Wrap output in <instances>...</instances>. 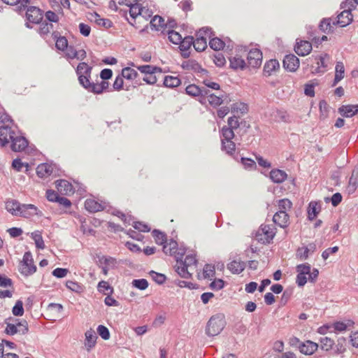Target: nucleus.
Wrapping results in <instances>:
<instances>
[{
	"instance_id": "nucleus-25",
	"label": "nucleus",
	"mask_w": 358,
	"mask_h": 358,
	"mask_svg": "<svg viewBox=\"0 0 358 358\" xmlns=\"http://www.w3.org/2000/svg\"><path fill=\"white\" fill-rule=\"evenodd\" d=\"M287 177L286 172L278 169H272L270 172V178L275 183H282Z\"/></svg>"
},
{
	"instance_id": "nucleus-64",
	"label": "nucleus",
	"mask_w": 358,
	"mask_h": 358,
	"mask_svg": "<svg viewBox=\"0 0 358 358\" xmlns=\"http://www.w3.org/2000/svg\"><path fill=\"white\" fill-rule=\"evenodd\" d=\"M310 265L308 264H301L296 266V271L301 275H307L310 273Z\"/></svg>"
},
{
	"instance_id": "nucleus-54",
	"label": "nucleus",
	"mask_w": 358,
	"mask_h": 358,
	"mask_svg": "<svg viewBox=\"0 0 358 358\" xmlns=\"http://www.w3.org/2000/svg\"><path fill=\"white\" fill-rule=\"evenodd\" d=\"M241 162L243 164L244 169L248 170H255L257 168L255 162L251 158L241 157Z\"/></svg>"
},
{
	"instance_id": "nucleus-7",
	"label": "nucleus",
	"mask_w": 358,
	"mask_h": 358,
	"mask_svg": "<svg viewBox=\"0 0 358 358\" xmlns=\"http://www.w3.org/2000/svg\"><path fill=\"white\" fill-rule=\"evenodd\" d=\"M27 21L33 24H39L43 20V11L36 6H29L26 10Z\"/></svg>"
},
{
	"instance_id": "nucleus-17",
	"label": "nucleus",
	"mask_w": 358,
	"mask_h": 358,
	"mask_svg": "<svg viewBox=\"0 0 358 358\" xmlns=\"http://www.w3.org/2000/svg\"><path fill=\"white\" fill-rule=\"evenodd\" d=\"M289 219V215L285 211H278L273 217V222L281 228H285L288 226Z\"/></svg>"
},
{
	"instance_id": "nucleus-56",
	"label": "nucleus",
	"mask_w": 358,
	"mask_h": 358,
	"mask_svg": "<svg viewBox=\"0 0 358 358\" xmlns=\"http://www.w3.org/2000/svg\"><path fill=\"white\" fill-rule=\"evenodd\" d=\"M292 203L288 199H282L278 201V211H285L287 213V210L292 208Z\"/></svg>"
},
{
	"instance_id": "nucleus-29",
	"label": "nucleus",
	"mask_w": 358,
	"mask_h": 358,
	"mask_svg": "<svg viewBox=\"0 0 358 358\" xmlns=\"http://www.w3.org/2000/svg\"><path fill=\"white\" fill-rule=\"evenodd\" d=\"M150 25L152 30L159 31L162 29L164 30L167 27L166 23L164 22V20L159 15H155L150 20Z\"/></svg>"
},
{
	"instance_id": "nucleus-41",
	"label": "nucleus",
	"mask_w": 358,
	"mask_h": 358,
	"mask_svg": "<svg viewBox=\"0 0 358 358\" xmlns=\"http://www.w3.org/2000/svg\"><path fill=\"white\" fill-rule=\"evenodd\" d=\"M209 45L210 48L214 50H222L225 46V43L217 37H214L210 39Z\"/></svg>"
},
{
	"instance_id": "nucleus-27",
	"label": "nucleus",
	"mask_w": 358,
	"mask_h": 358,
	"mask_svg": "<svg viewBox=\"0 0 358 358\" xmlns=\"http://www.w3.org/2000/svg\"><path fill=\"white\" fill-rule=\"evenodd\" d=\"M15 319L12 317H9L5 320V324H6V327L4 330V332L9 336H13L18 333V329L17 325V322H15Z\"/></svg>"
},
{
	"instance_id": "nucleus-11",
	"label": "nucleus",
	"mask_w": 358,
	"mask_h": 358,
	"mask_svg": "<svg viewBox=\"0 0 358 358\" xmlns=\"http://www.w3.org/2000/svg\"><path fill=\"white\" fill-rule=\"evenodd\" d=\"M18 215L26 218L34 215L41 217L43 213L34 204H22Z\"/></svg>"
},
{
	"instance_id": "nucleus-45",
	"label": "nucleus",
	"mask_w": 358,
	"mask_h": 358,
	"mask_svg": "<svg viewBox=\"0 0 358 358\" xmlns=\"http://www.w3.org/2000/svg\"><path fill=\"white\" fill-rule=\"evenodd\" d=\"M320 348L322 350L329 351L333 348L335 344L334 341L329 337L321 338L320 340Z\"/></svg>"
},
{
	"instance_id": "nucleus-51",
	"label": "nucleus",
	"mask_w": 358,
	"mask_h": 358,
	"mask_svg": "<svg viewBox=\"0 0 358 358\" xmlns=\"http://www.w3.org/2000/svg\"><path fill=\"white\" fill-rule=\"evenodd\" d=\"M15 322H17V325H18V333H20L22 335H25L29 332V326L27 320H20L19 319H15Z\"/></svg>"
},
{
	"instance_id": "nucleus-12",
	"label": "nucleus",
	"mask_w": 358,
	"mask_h": 358,
	"mask_svg": "<svg viewBox=\"0 0 358 358\" xmlns=\"http://www.w3.org/2000/svg\"><path fill=\"white\" fill-rule=\"evenodd\" d=\"M312 50V43L308 41L296 39L294 51L299 56H306Z\"/></svg>"
},
{
	"instance_id": "nucleus-31",
	"label": "nucleus",
	"mask_w": 358,
	"mask_h": 358,
	"mask_svg": "<svg viewBox=\"0 0 358 358\" xmlns=\"http://www.w3.org/2000/svg\"><path fill=\"white\" fill-rule=\"evenodd\" d=\"M320 204L317 201H311L308 207V217L310 220H313L320 211Z\"/></svg>"
},
{
	"instance_id": "nucleus-60",
	"label": "nucleus",
	"mask_w": 358,
	"mask_h": 358,
	"mask_svg": "<svg viewBox=\"0 0 358 358\" xmlns=\"http://www.w3.org/2000/svg\"><path fill=\"white\" fill-rule=\"evenodd\" d=\"M132 226L135 229L141 232H149L150 231V227L142 222H134Z\"/></svg>"
},
{
	"instance_id": "nucleus-48",
	"label": "nucleus",
	"mask_w": 358,
	"mask_h": 358,
	"mask_svg": "<svg viewBox=\"0 0 358 358\" xmlns=\"http://www.w3.org/2000/svg\"><path fill=\"white\" fill-rule=\"evenodd\" d=\"M8 124L10 127L14 124L13 119L4 110H0V126Z\"/></svg>"
},
{
	"instance_id": "nucleus-34",
	"label": "nucleus",
	"mask_w": 358,
	"mask_h": 358,
	"mask_svg": "<svg viewBox=\"0 0 358 358\" xmlns=\"http://www.w3.org/2000/svg\"><path fill=\"white\" fill-rule=\"evenodd\" d=\"M152 236L155 239V243L157 245H163L167 241V236L165 233L159 231V229H154L152 232Z\"/></svg>"
},
{
	"instance_id": "nucleus-13",
	"label": "nucleus",
	"mask_w": 358,
	"mask_h": 358,
	"mask_svg": "<svg viewBox=\"0 0 358 358\" xmlns=\"http://www.w3.org/2000/svg\"><path fill=\"white\" fill-rule=\"evenodd\" d=\"M55 183L57 191L62 195H70L75 192L72 184L66 180H57Z\"/></svg>"
},
{
	"instance_id": "nucleus-46",
	"label": "nucleus",
	"mask_w": 358,
	"mask_h": 358,
	"mask_svg": "<svg viewBox=\"0 0 358 358\" xmlns=\"http://www.w3.org/2000/svg\"><path fill=\"white\" fill-rule=\"evenodd\" d=\"M260 230L266 236V241L268 243L273 239L275 235V232L270 225H262Z\"/></svg>"
},
{
	"instance_id": "nucleus-37",
	"label": "nucleus",
	"mask_w": 358,
	"mask_h": 358,
	"mask_svg": "<svg viewBox=\"0 0 358 358\" xmlns=\"http://www.w3.org/2000/svg\"><path fill=\"white\" fill-rule=\"evenodd\" d=\"M180 80L176 76H166L164 78V85L167 87L173 88L180 85Z\"/></svg>"
},
{
	"instance_id": "nucleus-49",
	"label": "nucleus",
	"mask_w": 358,
	"mask_h": 358,
	"mask_svg": "<svg viewBox=\"0 0 358 358\" xmlns=\"http://www.w3.org/2000/svg\"><path fill=\"white\" fill-rule=\"evenodd\" d=\"M185 92L189 96L196 97L199 96V94H201V89L199 86L194 84H191L187 86V87L185 88Z\"/></svg>"
},
{
	"instance_id": "nucleus-20",
	"label": "nucleus",
	"mask_w": 358,
	"mask_h": 358,
	"mask_svg": "<svg viewBox=\"0 0 358 358\" xmlns=\"http://www.w3.org/2000/svg\"><path fill=\"white\" fill-rule=\"evenodd\" d=\"M358 188V165L355 166L352 170V175L349 180L348 186V192L349 194H352Z\"/></svg>"
},
{
	"instance_id": "nucleus-14",
	"label": "nucleus",
	"mask_w": 358,
	"mask_h": 358,
	"mask_svg": "<svg viewBox=\"0 0 358 358\" xmlns=\"http://www.w3.org/2000/svg\"><path fill=\"white\" fill-rule=\"evenodd\" d=\"M194 43V37L192 36H185L178 44L179 49L181 51V56L186 59L190 56L189 48Z\"/></svg>"
},
{
	"instance_id": "nucleus-55",
	"label": "nucleus",
	"mask_w": 358,
	"mask_h": 358,
	"mask_svg": "<svg viewBox=\"0 0 358 358\" xmlns=\"http://www.w3.org/2000/svg\"><path fill=\"white\" fill-rule=\"evenodd\" d=\"M133 287L140 289L145 290L148 287V282L146 279L141 278V279H134L131 282Z\"/></svg>"
},
{
	"instance_id": "nucleus-18",
	"label": "nucleus",
	"mask_w": 358,
	"mask_h": 358,
	"mask_svg": "<svg viewBox=\"0 0 358 358\" xmlns=\"http://www.w3.org/2000/svg\"><path fill=\"white\" fill-rule=\"evenodd\" d=\"M318 347L317 343L311 341H306L301 343L299 350L303 355H311L317 350Z\"/></svg>"
},
{
	"instance_id": "nucleus-1",
	"label": "nucleus",
	"mask_w": 358,
	"mask_h": 358,
	"mask_svg": "<svg viewBox=\"0 0 358 358\" xmlns=\"http://www.w3.org/2000/svg\"><path fill=\"white\" fill-rule=\"evenodd\" d=\"M10 141L11 142L10 148L13 152L24 151L29 145L28 140L17 127L13 129L8 124L0 126V147L6 146Z\"/></svg>"
},
{
	"instance_id": "nucleus-44",
	"label": "nucleus",
	"mask_w": 358,
	"mask_h": 358,
	"mask_svg": "<svg viewBox=\"0 0 358 358\" xmlns=\"http://www.w3.org/2000/svg\"><path fill=\"white\" fill-rule=\"evenodd\" d=\"M231 113L240 112L241 114H245L248 111V106L246 103L243 102L235 103L231 105Z\"/></svg>"
},
{
	"instance_id": "nucleus-30",
	"label": "nucleus",
	"mask_w": 358,
	"mask_h": 358,
	"mask_svg": "<svg viewBox=\"0 0 358 358\" xmlns=\"http://www.w3.org/2000/svg\"><path fill=\"white\" fill-rule=\"evenodd\" d=\"M97 339V336L94 330L90 329L85 332V345L87 347L88 351L92 348L95 344Z\"/></svg>"
},
{
	"instance_id": "nucleus-6",
	"label": "nucleus",
	"mask_w": 358,
	"mask_h": 358,
	"mask_svg": "<svg viewBox=\"0 0 358 358\" xmlns=\"http://www.w3.org/2000/svg\"><path fill=\"white\" fill-rule=\"evenodd\" d=\"M248 64L252 68H259L262 62V52L258 48L251 49L247 57Z\"/></svg>"
},
{
	"instance_id": "nucleus-33",
	"label": "nucleus",
	"mask_w": 358,
	"mask_h": 358,
	"mask_svg": "<svg viewBox=\"0 0 358 358\" xmlns=\"http://www.w3.org/2000/svg\"><path fill=\"white\" fill-rule=\"evenodd\" d=\"M128 7L129 8V15L131 17V21H132L135 24L136 20H139L141 12H142V6L139 3H138L137 4H134Z\"/></svg>"
},
{
	"instance_id": "nucleus-32",
	"label": "nucleus",
	"mask_w": 358,
	"mask_h": 358,
	"mask_svg": "<svg viewBox=\"0 0 358 358\" xmlns=\"http://www.w3.org/2000/svg\"><path fill=\"white\" fill-rule=\"evenodd\" d=\"M229 62H230V64H229L230 68H231L232 69H234V70H238V69L243 70L246 67V63L244 61V59H243L242 58L238 57H230Z\"/></svg>"
},
{
	"instance_id": "nucleus-63",
	"label": "nucleus",
	"mask_w": 358,
	"mask_h": 358,
	"mask_svg": "<svg viewBox=\"0 0 358 358\" xmlns=\"http://www.w3.org/2000/svg\"><path fill=\"white\" fill-rule=\"evenodd\" d=\"M66 286L68 289L75 292H80L82 290L81 285L75 281L68 280L66 282Z\"/></svg>"
},
{
	"instance_id": "nucleus-35",
	"label": "nucleus",
	"mask_w": 358,
	"mask_h": 358,
	"mask_svg": "<svg viewBox=\"0 0 358 358\" xmlns=\"http://www.w3.org/2000/svg\"><path fill=\"white\" fill-rule=\"evenodd\" d=\"M178 243L173 239H171L169 243H166L165 245H164L162 250L165 254L173 255L178 250Z\"/></svg>"
},
{
	"instance_id": "nucleus-39",
	"label": "nucleus",
	"mask_w": 358,
	"mask_h": 358,
	"mask_svg": "<svg viewBox=\"0 0 358 358\" xmlns=\"http://www.w3.org/2000/svg\"><path fill=\"white\" fill-rule=\"evenodd\" d=\"M333 22L331 18H324L319 24V29L324 33L329 34L333 32Z\"/></svg>"
},
{
	"instance_id": "nucleus-58",
	"label": "nucleus",
	"mask_w": 358,
	"mask_h": 358,
	"mask_svg": "<svg viewBox=\"0 0 358 358\" xmlns=\"http://www.w3.org/2000/svg\"><path fill=\"white\" fill-rule=\"evenodd\" d=\"M325 58L329 59V55L327 53H325L324 55H318L316 57V59H318L317 64L318 67L316 69L317 73L324 72V71H320V66L325 69L327 68V65L326 64L324 59Z\"/></svg>"
},
{
	"instance_id": "nucleus-38",
	"label": "nucleus",
	"mask_w": 358,
	"mask_h": 358,
	"mask_svg": "<svg viewBox=\"0 0 358 358\" xmlns=\"http://www.w3.org/2000/svg\"><path fill=\"white\" fill-rule=\"evenodd\" d=\"M31 237L34 241L36 247L38 249L43 250L45 248V243L43 239L42 234L40 231H35L32 232Z\"/></svg>"
},
{
	"instance_id": "nucleus-9",
	"label": "nucleus",
	"mask_w": 358,
	"mask_h": 358,
	"mask_svg": "<svg viewBox=\"0 0 358 358\" xmlns=\"http://www.w3.org/2000/svg\"><path fill=\"white\" fill-rule=\"evenodd\" d=\"M351 11L352 8L350 7L342 11L338 15L337 20L333 22V25H339L341 27H345L351 24L353 20Z\"/></svg>"
},
{
	"instance_id": "nucleus-50",
	"label": "nucleus",
	"mask_w": 358,
	"mask_h": 358,
	"mask_svg": "<svg viewBox=\"0 0 358 358\" xmlns=\"http://www.w3.org/2000/svg\"><path fill=\"white\" fill-rule=\"evenodd\" d=\"M149 274L152 277V280L158 285L164 284L166 280V276L163 273L150 271Z\"/></svg>"
},
{
	"instance_id": "nucleus-21",
	"label": "nucleus",
	"mask_w": 358,
	"mask_h": 358,
	"mask_svg": "<svg viewBox=\"0 0 358 358\" xmlns=\"http://www.w3.org/2000/svg\"><path fill=\"white\" fill-rule=\"evenodd\" d=\"M339 113L345 117H351L358 113V104L343 105L338 108Z\"/></svg>"
},
{
	"instance_id": "nucleus-59",
	"label": "nucleus",
	"mask_w": 358,
	"mask_h": 358,
	"mask_svg": "<svg viewBox=\"0 0 358 358\" xmlns=\"http://www.w3.org/2000/svg\"><path fill=\"white\" fill-rule=\"evenodd\" d=\"M345 342L346 339L344 337H341L337 340L335 347V352L336 354H342L345 351Z\"/></svg>"
},
{
	"instance_id": "nucleus-5",
	"label": "nucleus",
	"mask_w": 358,
	"mask_h": 358,
	"mask_svg": "<svg viewBox=\"0 0 358 358\" xmlns=\"http://www.w3.org/2000/svg\"><path fill=\"white\" fill-rule=\"evenodd\" d=\"M206 36H208L210 38L212 36H214L211 28L203 27L196 32V40L194 39V43H192V45L197 52H202L207 48Z\"/></svg>"
},
{
	"instance_id": "nucleus-3",
	"label": "nucleus",
	"mask_w": 358,
	"mask_h": 358,
	"mask_svg": "<svg viewBox=\"0 0 358 358\" xmlns=\"http://www.w3.org/2000/svg\"><path fill=\"white\" fill-rule=\"evenodd\" d=\"M225 325L226 322L223 315H213L207 322L206 334L208 336H215L221 333Z\"/></svg>"
},
{
	"instance_id": "nucleus-2",
	"label": "nucleus",
	"mask_w": 358,
	"mask_h": 358,
	"mask_svg": "<svg viewBox=\"0 0 358 358\" xmlns=\"http://www.w3.org/2000/svg\"><path fill=\"white\" fill-rule=\"evenodd\" d=\"M92 67L85 62L78 64L76 72L78 78L79 83L89 92L100 94L108 88L109 83L103 80L100 84L90 82Z\"/></svg>"
},
{
	"instance_id": "nucleus-52",
	"label": "nucleus",
	"mask_w": 358,
	"mask_h": 358,
	"mask_svg": "<svg viewBox=\"0 0 358 358\" xmlns=\"http://www.w3.org/2000/svg\"><path fill=\"white\" fill-rule=\"evenodd\" d=\"M167 34L169 35L168 38L170 42L173 44L178 45L182 40L181 35L174 30H169Z\"/></svg>"
},
{
	"instance_id": "nucleus-62",
	"label": "nucleus",
	"mask_w": 358,
	"mask_h": 358,
	"mask_svg": "<svg viewBox=\"0 0 358 358\" xmlns=\"http://www.w3.org/2000/svg\"><path fill=\"white\" fill-rule=\"evenodd\" d=\"M227 124H228V126H227V127L231 128L232 130L236 129L240 126V123L238 121V117H236V115L229 117L228 118Z\"/></svg>"
},
{
	"instance_id": "nucleus-8",
	"label": "nucleus",
	"mask_w": 358,
	"mask_h": 358,
	"mask_svg": "<svg viewBox=\"0 0 358 358\" xmlns=\"http://www.w3.org/2000/svg\"><path fill=\"white\" fill-rule=\"evenodd\" d=\"M57 165L52 163H43L36 168V173L39 178H44L48 176H57Z\"/></svg>"
},
{
	"instance_id": "nucleus-23",
	"label": "nucleus",
	"mask_w": 358,
	"mask_h": 358,
	"mask_svg": "<svg viewBox=\"0 0 358 358\" xmlns=\"http://www.w3.org/2000/svg\"><path fill=\"white\" fill-rule=\"evenodd\" d=\"M85 208L90 213H96L105 209L103 203H101L94 199H89L85 201Z\"/></svg>"
},
{
	"instance_id": "nucleus-47",
	"label": "nucleus",
	"mask_w": 358,
	"mask_h": 358,
	"mask_svg": "<svg viewBox=\"0 0 358 358\" xmlns=\"http://www.w3.org/2000/svg\"><path fill=\"white\" fill-rule=\"evenodd\" d=\"M222 138L221 141L232 140L234 137V132L231 128L224 126L221 129Z\"/></svg>"
},
{
	"instance_id": "nucleus-61",
	"label": "nucleus",
	"mask_w": 358,
	"mask_h": 358,
	"mask_svg": "<svg viewBox=\"0 0 358 358\" xmlns=\"http://www.w3.org/2000/svg\"><path fill=\"white\" fill-rule=\"evenodd\" d=\"M215 267L210 264H206L203 268V277L204 278H209L215 275Z\"/></svg>"
},
{
	"instance_id": "nucleus-24",
	"label": "nucleus",
	"mask_w": 358,
	"mask_h": 358,
	"mask_svg": "<svg viewBox=\"0 0 358 358\" xmlns=\"http://www.w3.org/2000/svg\"><path fill=\"white\" fill-rule=\"evenodd\" d=\"M176 272L182 278H191L192 274L188 271L186 264L182 263V259H177L176 264L174 266Z\"/></svg>"
},
{
	"instance_id": "nucleus-57",
	"label": "nucleus",
	"mask_w": 358,
	"mask_h": 358,
	"mask_svg": "<svg viewBox=\"0 0 358 358\" xmlns=\"http://www.w3.org/2000/svg\"><path fill=\"white\" fill-rule=\"evenodd\" d=\"M97 333L105 341H107L110 338V331L104 325L100 324L98 326Z\"/></svg>"
},
{
	"instance_id": "nucleus-4",
	"label": "nucleus",
	"mask_w": 358,
	"mask_h": 358,
	"mask_svg": "<svg viewBox=\"0 0 358 358\" xmlns=\"http://www.w3.org/2000/svg\"><path fill=\"white\" fill-rule=\"evenodd\" d=\"M18 270L25 277L31 275L36 271V266L34 263L32 254L30 251L24 252Z\"/></svg>"
},
{
	"instance_id": "nucleus-43",
	"label": "nucleus",
	"mask_w": 358,
	"mask_h": 358,
	"mask_svg": "<svg viewBox=\"0 0 358 358\" xmlns=\"http://www.w3.org/2000/svg\"><path fill=\"white\" fill-rule=\"evenodd\" d=\"M98 291L103 294H112L113 293V288L108 282L101 280L98 284Z\"/></svg>"
},
{
	"instance_id": "nucleus-15",
	"label": "nucleus",
	"mask_w": 358,
	"mask_h": 358,
	"mask_svg": "<svg viewBox=\"0 0 358 358\" xmlns=\"http://www.w3.org/2000/svg\"><path fill=\"white\" fill-rule=\"evenodd\" d=\"M228 97L229 94L226 93L220 94L219 96H217L215 94L211 93L210 94L208 95V101L211 106L216 108L222 104L223 103H229V102H231V99L227 100V98Z\"/></svg>"
},
{
	"instance_id": "nucleus-53",
	"label": "nucleus",
	"mask_w": 358,
	"mask_h": 358,
	"mask_svg": "<svg viewBox=\"0 0 358 358\" xmlns=\"http://www.w3.org/2000/svg\"><path fill=\"white\" fill-rule=\"evenodd\" d=\"M12 313L14 316H22L24 310L23 308V302L21 300H17L15 306L12 308Z\"/></svg>"
},
{
	"instance_id": "nucleus-36",
	"label": "nucleus",
	"mask_w": 358,
	"mask_h": 358,
	"mask_svg": "<svg viewBox=\"0 0 358 358\" xmlns=\"http://www.w3.org/2000/svg\"><path fill=\"white\" fill-rule=\"evenodd\" d=\"M137 69L143 73L155 74V73H162V69L160 67L152 65H142L137 66Z\"/></svg>"
},
{
	"instance_id": "nucleus-40",
	"label": "nucleus",
	"mask_w": 358,
	"mask_h": 358,
	"mask_svg": "<svg viewBox=\"0 0 358 358\" xmlns=\"http://www.w3.org/2000/svg\"><path fill=\"white\" fill-rule=\"evenodd\" d=\"M121 76H122L123 78L131 80L137 78L138 73L136 70L130 67H125L122 69Z\"/></svg>"
},
{
	"instance_id": "nucleus-26",
	"label": "nucleus",
	"mask_w": 358,
	"mask_h": 358,
	"mask_svg": "<svg viewBox=\"0 0 358 358\" xmlns=\"http://www.w3.org/2000/svg\"><path fill=\"white\" fill-rule=\"evenodd\" d=\"M22 205V204L15 199H9L6 202V209L13 215L17 216Z\"/></svg>"
},
{
	"instance_id": "nucleus-42",
	"label": "nucleus",
	"mask_w": 358,
	"mask_h": 358,
	"mask_svg": "<svg viewBox=\"0 0 358 358\" xmlns=\"http://www.w3.org/2000/svg\"><path fill=\"white\" fill-rule=\"evenodd\" d=\"M236 145L232 141H222V150L224 151L227 154L232 155L235 152Z\"/></svg>"
},
{
	"instance_id": "nucleus-10",
	"label": "nucleus",
	"mask_w": 358,
	"mask_h": 358,
	"mask_svg": "<svg viewBox=\"0 0 358 358\" xmlns=\"http://www.w3.org/2000/svg\"><path fill=\"white\" fill-rule=\"evenodd\" d=\"M299 59L294 54L285 55L282 61L283 67L289 72H295L299 69Z\"/></svg>"
},
{
	"instance_id": "nucleus-19",
	"label": "nucleus",
	"mask_w": 358,
	"mask_h": 358,
	"mask_svg": "<svg viewBox=\"0 0 358 358\" xmlns=\"http://www.w3.org/2000/svg\"><path fill=\"white\" fill-rule=\"evenodd\" d=\"M52 37L55 41V46L58 50L64 51L67 48L68 41L65 36H62L59 31H53Z\"/></svg>"
},
{
	"instance_id": "nucleus-16",
	"label": "nucleus",
	"mask_w": 358,
	"mask_h": 358,
	"mask_svg": "<svg viewBox=\"0 0 358 358\" xmlns=\"http://www.w3.org/2000/svg\"><path fill=\"white\" fill-rule=\"evenodd\" d=\"M181 67L185 70H193L194 72L205 75H207L208 73L206 69H203L198 62L193 59L184 61L181 64Z\"/></svg>"
},
{
	"instance_id": "nucleus-28",
	"label": "nucleus",
	"mask_w": 358,
	"mask_h": 358,
	"mask_svg": "<svg viewBox=\"0 0 358 358\" xmlns=\"http://www.w3.org/2000/svg\"><path fill=\"white\" fill-rule=\"evenodd\" d=\"M245 268V263L243 261L234 260L227 264V268L233 274L242 273Z\"/></svg>"
},
{
	"instance_id": "nucleus-22",
	"label": "nucleus",
	"mask_w": 358,
	"mask_h": 358,
	"mask_svg": "<svg viewBox=\"0 0 358 358\" xmlns=\"http://www.w3.org/2000/svg\"><path fill=\"white\" fill-rule=\"evenodd\" d=\"M280 64L277 59H272L266 62L264 66V75L265 76H270L271 74L278 70Z\"/></svg>"
}]
</instances>
